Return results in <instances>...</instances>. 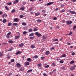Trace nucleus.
Returning a JSON list of instances; mask_svg holds the SVG:
<instances>
[{"instance_id":"nucleus-27","label":"nucleus","mask_w":76,"mask_h":76,"mask_svg":"<svg viewBox=\"0 0 76 76\" xmlns=\"http://www.w3.org/2000/svg\"><path fill=\"white\" fill-rule=\"evenodd\" d=\"M41 66H42L41 64H39L37 65V66H38V67H41Z\"/></svg>"},{"instance_id":"nucleus-25","label":"nucleus","mask_w":76,"mask_h":76,"mask_svg":"<svg viewBox=\"0 0 76 76\" xmlns=\"http://www.w3.org/2000/svg\"><path fill=\"white\" fill-rule=\"evenodd\" d=\"M32 69H30L27 71V73H29V72H32Z\"/></svg>"},{"instance_id":"nucleus-19","label":"nucleus","mask_w":76,"mask_h":76,"mask_svg":"<svg viewBox=\"0 0 76 76\" xmlns=\"http://www.w3.org/2000/svg\"><path fill=\"white\" fill-rule=\"evenodd\" d=\"M12 50H13V48H10V49L9 50H8V51H12Z\"/></svg>"},{"instance_id":"nucleus-32","label":"nucleus","mask_w":76,"mask_h":76,"mask_svg":"<svg viewBox=\"0 0 76 76\" xmlns=\"http://www.w3.org/2000/svg\"><path fill=\"white\" fill-rule=\"evenodd\" d=\"M5 8H6V9L7 10H9V8L7 7V6H6L5 7Z\"/></svg>"},{"instance_id":"nucleus-26","label":"nucleus","mask_w":76,"mask_h":76,"mask_svg":"<svg viewBox=\"0 0 76 76\" xmlns=\"http://www.w3.org/2000/svg\"><path fill=\"white\" fill-rule=\"evenodd\" d=\"M3 23H6V19H4L3 21Z\"/></svg>"},{"instance_id":"nucleus-58","label":"nucleus","mask_w":76,"mask_h":76,"mask_svg":"<svg viewBox=\"0 0 76 76\" xmlns=\"http://www.w3.org/2000/svg\"><path fill=\"white\" fill-rule=\"evenodd\" d=\"M7 44L6 43H3V45H7Z\"/></svg>"},{"instance_id":"nucleus-13","label":"nucleus","mask_w":76,"mask_h":76,"mask_svg":"<svg viewBox=\"0 0 76 76\" xmlns=\"http://www.w3.org/2000/svg\"><path fill=\"white\" fill-rule=\"evenodd\" d=\"M13 26H17L18 25V23H14L12 24Z\"/></svg>"},{"instance_id":"nucleus-48","label":"nucleus","mask_w":76,"mask_h":76,"mask_svg":"<svg viewBox=\"0 0 76 76\" xmlns=\"http://www.w3.org/2000/svg\"><path fill=\"white\" fill-rule=\"evenodd\" d=\"M66 55L64 54L63 55H62V57H66Z\"/></svg>"},{"instance_id":"nucleus-4","label":"nucleus","mask_w":76,"mask_h":76,"mask_svg":"<svg viewBox=\"0 0 76 76\" xmlns=\"http://www.w3.org/2000/svg\"><path fill=\"white\" fill-rule=\"evenodd\" d=\"M16 66L17 67H20L21 66V65L19 63H17V64H16Z\"/></svg>"},{"instance_id":"nucleus-20","label":"nucleus","mask_w":76,"mask_h":76,"mask_svg":"<svg viewBox=\"0 0 76 76\" xmlns=\"http://www.w3.org/2000/svg\"><path fill=\"white\" fill-rule=\"evenodd\" d=\"M8 42H9V43H10L11 44H12L13 42V41L12 40H10L8 41Z\"/></svg>"},{"instance_id":"nucleus-38","label":"nucleus","mask_w":76,"mask_h":76,"mask_svg":"<svg viewBox=\"0 0 76 76\" xmlns=\"http://www.w3.org/2000/svg\"><path fill=\"white\" fill-rule=\"evenodd\" d=\"M22 25H26V24L25 23H22Z\"/></svg>"},{"instance_id":"nucleus-45","label":"nucleus","mask_w":76,"mask_h":76,"mask_svg":"<svg viewBox=\"0 0 76 76\" xmlns=\"http://www.w3.org/2000/svg\"><path fill=\"white\" fill-rule=\"evenodd\" d=\"M45 68H48V67H49V65H47L46 66H45Z\"/></svg>"},{"instance_id":"nucleus-44","label":"nucleus","mask_w":76,"mask_h":76,"mask_svg":"<svg viewBox=\"0 0 76 76\" xmlns=\"http://www.w3.org/2000/svg\"><path fill=\"white\" fill-rule=\"evenodd\" d=\"M27 33V32L26 31H24L23 32V34H24V35H25V34H26Z\"/></svg>"},{"instance_id":"nucleus-15","label":"nucleus","mask_w":76,"mask_h":76,"mask_svg":"<svg viewBox=\"0 0 76 76\" xmlns=\"http://www.w3.org/2000/svg\"><path fill=\"white\" fill-rule=\"evenodd\" d=\"M15 9H14L12 10L11 11V13H14V12H16V10H15Z\"/></svg>"},{"instance_id":"nucleus-55","label":"nucleus","mask_w":76,"mask_h":76,"mask_svg":"<svg viewBox=\"0 0 76 76\" xmlns=\"http://www.w3.org/2000/svg\"><path fill=\"white\" fill-rule=\"evenodd\" d=\"M11 62H14L15 61V59H11Z\"/></svg>"},{"instance_id":"nucleus-57","label":"nucleus","mask_w":76,"mask_h":76,"mask_svg":"<svg viewBox=\"0 0 76 76\" xmlns=\"http://www.w3.org/2000/svg\"><path fill=\"white\" fill-rule=\"evenodd\" d=\"M76 26H75L73 28V29H76Z\"/></svg>"},{"instance_id":"nucleus-24","label":"nucleus","mask_w":76,"mask_h":76,"mask_svg":"<svg viewBox=\"0 0 76 76\" xmlns=\"http://www.w3.org/2000/svg\"><path fill=\"white\" fill-rule=\"evenodd\" d=\"M20 37L19 36H15V39H18V38H19Z\"/></svg>"},{"instance_id":"nucleus-18","label":"nucleus","mask_w":76,"mask_h":76,"mask_svg":"<svg viewBox=\"0 0 76 76\" xmlns=\"http://www.w3.org/2000/svg\"><path fill=\"white\" fill-rule=\"evenodd\" d=\"M7 58H10V55L8 53L7 54Z\"/></svg>"},{"instance_id":"nucleus-41","label":"nucleus","mask_w":76,"mask_h":76,"mask_svg":"<svg viewBox=\"0 0 76 76\" xmlns=\"http://www.w3.org/2000/svg\"><path fill=\"white\" fill-rule=\"evenodd\" d=\"M42 20H37V22H41Z\"/></svg>"},{"instance_id":"nucleus-54","label":"nucleus","mask_w":76,"mask_h":76,"mask_svg":"<svg viewBox=\"0 0 76 76\" xmlns=\"http://www.w3.org/2000/svg\"><path fill=\"white\" fill-rule=\"evenodd\" d=\"M6 37L7 38H9V35H8L7 34V35H6Z\"/></svg>"},{"instance_id":"nucleus-22","label":"nucleus","mask_w":76,"mask_h":76,"mask_svg":"<svg viewBox=\"0 0 76 76\" xmlns=\"http://www.w3.org/2000/svg\"><path fill=\"white\" fill-rule=\"evenodd\" d=\"M75 63V61H71L70 63V64H73V63Z\"/></svg>"},{"instance_id":"nucleus-21","label":"nucleus","mask_w":76,"mask_h":76,"mask_svg":"<svg viewBox=\"0 0 76 76\" xmlns=\"http://www.w3.org/2000/svg\"><path fill=\"white\" fill-rule=\"evenodd\" d=\"M75 69V68L74 66H72L71 68V70H74Z\"/></svg>"},{"instance_id":"nucleus-7","label":"nucleus","mask_w":76,"mask_h":76,"mask_svg":"<svg viewBox=\"0 0 76 76\" xmlns=\"http://www.w3.org/2000/svg\"><path fill=\"white\" fill-rule=\"evenodd\" d=\"M49 54H50V52L48 50L46 51L45 53V54H46V55H48Z\"/></svg>"},{"instance_id":"nucleus-9","label":"nucleus","mask_w":76,"mask_h":76,"mask_svg":"<svg viewBox=\"0 0 76 76\" xmlns=\"http://www.w3.org/2000/svg\"><path fill=\"white\" fill-rule=\"evenodd\" d=\"M27 60L28 61L30 62V61H31V59L30 58H28L27 59Z\"/></svg>"},{"instance_id":"nucleus-61","label":"nucleus","mask_w":76,"mask_h":76,"mask_svg":"<svg viewBox=\"0 0 76 76\" xmlns=\"http://www.w3.org/2000/svg\"><path fill=\"white\" fill-rule=\"evenodd\" d=\"M64 11H65V10H63L61 11V12H64Z\"/></svg>"},{"instance_id":"nucleus-29","label":"nucleus","mask_w":76,"mask_h":76,"mask_svg":"<svg viewBox=\"0 0 76 76\" xmlns=\"http://www.w3.org/2000/svg\"><path fill=\"white\" fill-rule=\"evenodd\" d=\"M41 60H44V58H45V57H43V56L41 57Z\"/></svg>"},{"instance_id":"nucleus-12","label":"nucleus","mask_w":76,"mask_h":76,"mask_svg":"<svg viewBox=\"0 0 76 76\" xmlns=\"http://www.w3.org/2000/svg\"><path fill=\"white\" fill-rule=\"evenodd\" d=\"M23 45L24 44L23 43H21L19 45V46H20V47H22L23 46Z\"/></svg>"},{"instance_id":"nucleus-52","label":"nucleus","mask_w":76,"mask_h":76,"mask_svg":"<svg viewBox=\"0 0 76 76\" xmlns=\"http://www.w3.org/2000/svg\"><path fill=\"white\" fill-rule=\"evenodd\" d=\"M3 56V54L1 53L0 52V57H1Z\"/></svg>"},{"instance_id":"nucleus-34","label":"nucleus","mask_w":76,"mask_h":76,"mask_svg":"<svg viewBox=\"0 0 76 76\" xmlns=\"http://www.w3.org/2000/svg\"><path fill=\"white\" fill-rule=\"evenodd\" d=\"M24 17V16L23 15H20V18H23Z\"/></svg>"},{"instance_id":"nucleus-59","label":"nucleus","mask_w":76,"mask_h":76,"mask_svg":"<svg viewBox=\"0 0 76 76\" xmlns=\"http://www.w3.org/2000/svg\"><path fill=\"white\" fill-rule=\"evenodd\" d=\"M64 4H62L61 5V7H64Z\"/></svg>"},{"instance_id":"nucleus-5","label":"nucleus","mask_w":76,"mask_h":76,"mask_svg":"<svg viewBox=\"0 0 76 76\" xmlns=\"http://www.w3.org/2000/svg\"><path fill=\"white\" fill-rule=\"evenodd\" d=\"M53 3H54L53 2H49L47 4V6H49V5H51V4H52Z\"/></svg>"},{"instance_id":"nucleus-43","label":"nucleus","mask_w":76,"mask_h":76,"mask_svg":"<svg viewBox=\"0 0 76 76\" xmlns=\"http://www.w3.org/2000/svg\"><path fill=\"white\" fill-rule=\"evenodd\" d=\"M64 62V61H63L62 60L60 61V63H61V64L63 63Z\"/></svg>"},{"instance_id":"nucleus-50","label":"nucleus","mask_w":76,"mask_h":76,"mask_svg":"<svg viewBox=\"0 0 76 76\" xmlns=\"http://www.w3.org/2000/svg\"><path fill=\"white\" fill-rule=\"evenodd\" d=\"M52 66H56V65L55 64L53 63L52 64Z\"/></svg>"},{"instance_id":"nucleus-28","label":"nucleus","mask_w":76,"mask_h":76,"mask_svg":"<svg viewBox=\"0 0 76 76\" xmlns=\"http://www.w3.org/2000/svg\"><path fill=\"white\" fill-rule=\"evenodd\" d=\"M35 38V37L34 36H33V37H31L30 38V39H34Z\"/></svg>"},{"instance_id":"nucleus-49","label":"nucleus","mask_w":76,"mask_h":76,"mask_svg":"<svg viewBox=\"0 0 76 76\" xmlns=\"http://www.w3.org/2000/svg\"><path fill=\"white\" fill-rule=\"evenodd\" d=\"M57 19V17H55L54 18H53V20H56V19Z\"/></svg>"},{"instance_id":"nucleus-33","label":"nucleus","mask_w":76,"mask_h":76,"mask_svg":"<svg viewBox=\"0 0 76 76\" xmlns=\"http://www.w3.org/2000/svg\"><path fill=\"white\" fill-rule=\"evenodd\" d=\"M38 31V29H37L36 28H35L34 29L33 31L35 32V31Z\"/></svg>"},{"instance_id":"nucleus-35","label":"nucleus","mask_w":76,"mask_h":76,"mask_svg":"<svg viewBox=\"0 0 76 76\" xmlns=\"http://www.w3.org/2000/svg\"><path fill=\"white\" fill-rule=\"evenodd\" d=\"M72 32L70 31V33L68 34V35H70L72 34Z\"/></svg>"},{"instance_id":"nucleus-6","label":"nucleus","mask_w":76,"mask_h":76,"mask_svg":"<svg viewBox=\"0 0 76 76\" xmlns=\"http://www.w3.org/2000/svg\"><path fill=\"white\" fill-rule=\"evenodd\" d=\"M22 53V52L20 51H18L17 53H15V54L16 55H18V54H21Z\"/></svg>"},{"instance_id":"nucleus-64","label":"nucleus","mask_w":76,"mask_h":76,"mask_svg":"<svg viewBox=\"0 0 76 76\" xmlns=\"http://www.w3.org/2000/svg\"><path fill=\"white\" fill-rule=\"evenodd\" d=\"M71 76H75V75H73V74H71Z\"/></svg>"},{"instance_id":"nucleus-30","label":"nucleus","mask_w":76,"mask_h":76,"mask_svg":"<svg viewBox=\"0 0 76 76\" xmlns=\"http://www.w3.org/2000/svg\"><path fill=\"white\" fill-rule=\"evenodd\" d=\"M12 23H9L8 24V26H11L12 25Z\"/></svg>"},{"instance_id":"nucleus-63","label":"nucleus","mask_w":76,"mask_h":76,"mask_svg":"<svg viewBox=\"0 0 76 76\" xmlns=\"http://www.w3.org/2000/svg\"><path fill=\"white\" fill-rule=\"evenodd\" d=\"M75 53H72V56H74V55H75Z\"/></svg>"},{"instance_id":"nucleus-11","label":"nucleus","mask_w":76,"mask_h":76,"mask_svg":"<svg viewBox=\"0 0 76 76\" xmlns=\"http://www.w3.org/2000/svg\"><path fill=\"white\" fill-rule=\"evenodd\" d=\"M39 15H40V13H39V12H37L35 13V15L36 16Z\"/></svg>"},{"instance_id":"nucleus-42","label":"nucleus","mask_w":76,"mask_h":76,"mask_svg":"<svg viewBox=\"0 0 76 76\" xmlns=\"http://www.w3.org/2000/svg\"><path fill=\"white\" fill-rule=\"evenodd\" d=\"M43 75L44 76H47V74H45V73H43Z\"/></svg>"},{"instance_id":"nucleus-2","label":"nucleus","mask_w":76,"mask_h":76,"mask_svg":"<svg viewBox=\"0 0 76 76\" xmlns=\"http://www.w3.org/2000/svg\"><path fill=\"white\" fill-rule=\"evenodd\" d=\"M73 23L72 21H66V23L69 25H70V24H72Z\"/></svg>"},{"instance_id":"nucleus-8","label":"nucleus","mask_w":76,"mask_h":76,"mask_svg":"<svg viewBox=\"0 0 76 76\" xmlns=\"http://www.w3.org/2000/svg\"><path fill=\"white\" fill-rule=\"evenodd\" d=\"M19 2V1L18 0H16L13 2V4H15V3H18Z\"/></svg>"},{"instance_id":"nucleus-39","label":"nucleus","mask_w":76,"mask_h":76,"mask_svg":"<svg viewBox=\"0 0 76 76\" xmlns=\"http://www.w3.org/2000/svg\"><path fill=\"white\" fill-rule=\"evenodd\" d=\"M53 41H58V39H54L53 40Z\"/></svg>"},{"instance_id":"nucleus-51","label":"nucleus","mask_w":76,"mask_h":76,"mask_svg":"<svg viewBox=\"0 0 76 76\" xmlns=\"http://www.w3.org/2000/svg\"><path fill=\"white\" fill-rule=\"evenodd\" d=\"M72 2H76V0H71Z\"/></svg>"},{"instance_id":"nucleus-14","label":"nucleus","mask_w":76,"mask_h":76,"mask_svg":"<svg viewBox=\"0 0 76 76\" xmlns=\"http://www.w3.org/2000/svg\"><path fill=\"white\" fill-rule=\"evenodd\" d=\"M18 20V18H15L14 19V21L15 22H17Z\"/></svg>"},{"instance_id":"nucleus-1","label":"nucleus","mask_w":76,"mask_h":76,"mask_svg":"<svg viewBox=\"0 0 76 76\" xmlns=\"http://www.w3.org/2000/svg\"><path fill=\"white\" fill-rule=\"evenodd\" d=\"M36 35H37L38 37H41L42 36V35L40 33H39L38 32H36L35 33Z\"/></svg>"},{"instance_id":"nucleus-56","label":"nucleus","mask_w":76,"mask_h":76,"mask_svg":"<svg viewBox=\"0 0 76 76\" xmlns=\"http://www.w3.org/2000/svg\"><path fill=\"white\" fill-rule=\"evenodd\" d=\"M51 50H53L54 49V47L51 48H50Z\"/></svg>"},{"instance_id":"nucleus-36","label":"nucleus","mask_w":76,"mask_h":76,"mask_svg":"<svg viewBox=\"0 0 76 76\" xmlns=\"http://www.w3.org/2000/svg\"><path fill=\"white\" fill-rule=\"evenodd\" d=\"M26 65L27 66H28L29 64V62H27L26 64Z\"/></svg>"},{"instance_id":"nucleus-10","label":"nucleus","mask_w":76,"mask_h":76,"mask_svg":"<svg viewBox=\"0 0 76 76\" xmlns=\"http://www.w3.org/2000/svg\"><path fill=\"white\" fill-rule=\"evenodd\" d=\"M20 71H22L24 70V68L23 67H21L20 69Z\"/></svg>"},{"instance_id":"nucleus-3","label":"nucleus","mask_w":76,"mask_h":76,"mask_svg":"<svg viewBox=\"0 0 76 76\" xmlns=\"http://www.w3.org/2000/svg\"><path fill=\"white\" fill-rule=\"evenodd\" d=\"M69 13H71V14H75L76 15V12L73 11H70L69 12Z\"/></svg>"},{"instance_id":"nucleus-23","label":"nucleus","mask_w":76,"mask_h":76,"mask_svg":"<svg viewBox=\"0 0 76 76\" xmlns=\"http://www.w3.org/2000/svg\"><path fill=\"white\" fill-rule=\"evenodd\" d=\"M32 32V29H30L28 30V32Z\"/></svg>"},{"instance_id":"nucleus-47","label":"nucleus","mask_w":76,"mask_h":76,"mask_svg":"<svg viewBox=\"0 0 76 76\" xmlns=\"http://www.w3.org/2000/svg\"><path fill=\"white\" fill-rule=\"evenodd\" d=\"M46 38H47L46 37H45V36H43L42 37V38H43V39H46Z\"/></svg>"},{"instance_id":"nucleus-37","label":"nucleus","mask_w":76,"mask_h":76,"mask_svg":"<svg viewBox=\"0 0 76 76\" xmlns=\"http://www.w3.org/2000/svg\"><path fill=\"white\" fill-rule=\"evenodd\" d=\"M35 58H38V56H34Z\"/></svg>"},{"instance_id":"nucleus-62","label":"nucleus","mask_w":76,"mask_h":76,"mask_svg":"<svg viewBox=\"0 0 76 76\" xmlns=\"http://www.w3.org/2000/svg\"><path fill=\"white\" fill-rule=\"evenodd\" d=\"M3 12H0V15H1V14H3Z\"/></svg>"},{"instance_id":"nucleus-17","label":"nucleus","mask_w":76,"mask_h":76,"mask_svg":"<svg viewBox=\"0 0 76 76\" xmlns=\"http://www.w3.org/2000/svg\"><path fill=\"white\" fill-rule=\"evenodd\" d=\"M20 9L21 10H23L24 9H25V7H21L20 8Z\"/></svg>"},{"instance_id":"nucleus-53","label":"nucleus","mask_w":76,"mask_h":76,"mask_svg":"<svg viewBox=\"0 0 76 76\" xmlns=\"http://www.w3.org/2000/svg\"><path fill=\"white\" fill-rule=\"evenodd\" d=\"M11 32H10V33H8L7 34V35H11Z\"/></svg>"},{"instance_id":"nucleus-16","label":"nucleus","mask_w":76,"mask_h":76,"mask_svg":"<svg viewBox=\"0 0 76 76\" xmlns=\"http://www.w3.org/2000/svg\"><path fill=\"white\" fill-rule=\"evenodd\" d=\"M34 34L31 33L29 34V37H32V36H34Z\"/></svg>"},{"instance_id":"nucleus-60","label":"nucleus","mask_w":76,"mask_h":76,"mask_svg":"<svg viewBox=\"0 0 76 76\" xmlns=\"http://www.w3.org/2000/svg\"><path fill=\"white\" fill-rule=\"evenodd\" d=\"M11 75H12V73H10L9 74V76H11Z\"/></svg>"},{"instance_id":"nucleus-40","label":"nucleus","mask_w":76,"mask_h":76,"mask_svg":"<svg viewBox=\"0 0 76 76\" xmlns=\"http://www.w3.org/2000/svg\"><path fill=\"white\" fill-rule=\"evenodd\" d=\"M42 13H45V12H46V11L45 10H43L42 11Z\"/></svg>"},{"instance_id":"nucleus-31","label":"nucleus","mask_w":76,"mask_h":76,"mask_svg":"<svg viewBox=\"0 0 76 76\" xmlns=\"http://www.w3.org/2000/svg\"><path fill=\"white\" fill-rule=\"evenodd\" d=\"M31 48H35V46L34 45H31Z\"/></svg>"},{"instance_id":"nucleus-46","label":"nucleus","mask_w":76,"mask_h":76,"mask_svg":"<svg viewBox=\"0 0 76 76\" xmlns=\"http://www.w3.org/2000/svg\"><path fill=\"white\" fill-rule=\"evenodd\" d=\"M7 4L8 5H11L12 4V3L11 2L8 3Z\"/></svg>"}]
</instances>
